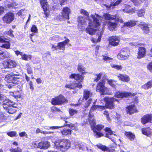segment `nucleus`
Listing matches in <instances>:
<instances>
[{
	"mask_svg": "<svg viewBox=\"0 0 152 152\" xmlns=\"http://www.w3.org/2000/svg\"><path fill=\"white\" fill-rule=\"evenodd\" d=\"M122 0H115L116 1L115 3H111L110 6V8H113L114 6L118 5L121 1Z\"/></svg>",
	"mask_w": 152,
	"mask_h": 152,
	"instance_id": "obj_47",
	"label": "nucleus"
},
{
	"mask_svg": "<svg viewBox=\"0 0 152 152\" xmlns=\"http://www.w3.org/2000/svg\"><path fill=\"white\" fill-rule=\"evenodd\" d=\"M17 132L16 131H12L8 132L7 134L9 136L11 137H15L16 136Z\"/></svg>",
	"mask_w": 152,
	"mask_h": 152,
	"instance_id": "obj_46",
	"label": "nucleus"
},
{
	"mask_svg": "<svg viewBox=\"0 0 152 152\" xmlns=\"http://www.w3.org/2000/svg\"><path fill=\"white\" fill-rule=\"evenodd\" d=\"M92 95V93L88 90L84 91L83 93V98L86 100L90 97Z\"/></svg>",
	"mask_w": 152,
	"mask_h": 152,
	"instance_id": "obj_35",
	"label": "nucleus"
},
{
	"mask_svg": "<svg viewBox=\"0 0 152 152\" xmlns=\"http://www.w3.org/2000/svg\"><path fill=\"white\" fill-rule=\"evenodd\" d=\"M80 12L81 14L84 15L86 17L85 19L83 17H79L78 19V21L80 24L82 25H86L87 24L86 20L88 22V27L86 29V33L90 35L94 34L96 31V29L94 28L97 27L100 25V21L101 20L102 18L99 15L96 14H92L91 16L93 19L92 21L89 18L88 13L84 9H81Z\"/></svg>",
	"mask_w": 152,
	"mask_h": 152,
	"instance_id": "obj_1",
	"label": "nucleus"
},
{
	"mask_svg": "<svg viewBox=\"0 0 152 152\" xmlns=\"http://www.w3.org/2000/svg\"><path fill=\"white\" fill-rule=\"evenodd\" d=\"M85 68L82 65H79L77 68L78 71L82 73V74H84L85 72Z\"/></svg>",
	"mask_w": 152,
	"mask_h": 152,
	"instance_id": "obj_43",
	"label": "nucleus"
},
{
	"mask_svg": "<svg viewBox=\"0 0 152 152\" xmlns=\"http://www.w3.org/2000/svg\"><path fill=\"white\" fill-rule=\"evenodd\" d=\"M109 84L112 87H114L116 85V81L113 80H107Z\"/></svg>",
	"mask_w": 152,
	"mask_h": 152,
	"instance_id": "obj_41",
	"label": "nucleus"
},
{
	"mask_svg": "<svg viewBox=\"0 0 152 152\" xmlns=\"http://www.w3.org/2000/svg\"><path fill=\"white\" fill-rule=\"evenodd\" d=\"M119 80L123 82H128L130 80L129 77L125 74H120L117 76Z\"/></svg>",
	"mask_w": 152,
	"mask_h": 152,
	"instance_id": "obj_27",
	"label": "nucleus"
},
{
	"mask_svg": "<svg viewBox=\"0 0 152 152\" xmlns=\"http://www.w3.org/2000/svg\"><path fill=\"white\" fill-rule=\"evenodd\" d=\"M119 42V38L116 36L113 37L109 40L110 43L114 46L117 45Z\"/></svg>",
	"mask_w": 152,
	"mask_h": 152,
	"instance_id": "obj_21",
	"label": "nucleus"
},
{
	"mask_svg": "<svg viewBox=\"0 0 152 152\" xmlns=\"http://www.w3.org/2000/svg\"><path fill=\"white\" fill-rule=\"evenodd\" d=\"M50 146V143L48 141H42L39 143V148L41 149H47Z\"/></svg>",
	"mask_w": 152,
	"mask_h": 152,
	"instance_id": "obj_18",
	"label": "nucleus"
},
{
	"mask_svg": "<svg viewBox=\"0 0 152 152\" xmlns=\"http://www.w3.org/2000/svg\"><path fill=\"white\" fill-rule=\"evenodd\" d=\"M52 49L53 50L59 49L60 50H64L65 49V46L61 42L57 44V45H53L52 46Z\"/></svg>",
	"mask_w": 152,
	"mask_h": 152,
	"instance_id": "obj_28",
	"label": "nucleus"
},
{
	"mask_svg": "<svg viewBox=\"0 0 152 152\" xmlns=\"http://www.w3.org/2000/svg\"><path fill=\"white\" fill-rule=\"evenodd\" d=\"M68 100L62 95L53 98L51 101V103L54 105H59L67 102Z\"/></svg>",
	"mask_w": 152,
	"mask_h": 152,
	"instance_id": "obj_6",
	"label": "nucleus"
},
{
	"mask_svg": "<svg viewBox=\"0 0 152 152\" xmlns=\"http://www.w3.org/2000/svg\"><path fill=\"white\" fill-rule=\"evenodd\" d=\"M3 65L5 68H12L16 66V63L15 61L10 59L4 61Z\"/></svg>",
	"mask_w": 152,
	"mask_h": 152,
	"instance_id": "obj_14",
	"label": "nucleus"
},
{
	"mask_svg": "<svg viewBox=\"0 0 152 152\" xmlns=\"http://www.w3.org/2000/svg\"><path fill=\"white\" fill-rule=\"evenodd\" d=\"M70 78H74L76 80H78V82H81L83 79V77L81 75L79 74H72L69 76Z\"/></svg>",
	"mask_w": 152,
	"mask_h": 152,
	"instance_id": "obj_20",
	"label": "nucleus"
},
{
	"mask_svg": "<svg viewBox=\"0 0 152 152\" xmlns=\"http://www.w3.org/2000/svg\"><path fill=\"white\" fill-rule=\"evenodd\" d=\"M63 135H67L71 134V131L70 129H65L61 131Z\"/></svg>",
	"mask_w": 152,
	"mask_h": 152,
	"instance_id": "obj_39",
	"label": "nucleus"
},
{
	"mask_svg": "<svg viewBox=\"0 0 152 152\" xmlns=\"http://www.w3.org/2000/svg\"><path fill=\"white\" fill-rule=\"evenodd\" d=\"M15 78L14 75L10 74L8 75L5 76L4 80L8 83L6 85L9 88H12L16 84L14 82Z\"/></svg>",
	"mask_w": 152,
	"mask_h": 152,
	"instance_id": "obj_10",
	"label": "nucleus"
},
{
	"mask_svg": "<svg viewBox=\"0 0 152 152\" xmlns=\"http://www.w3.org/2000/svg\"><path fill=\"white\" fill-rule=\"evenodd\" d=\"M91 102V99H89L86 102L85 107L86 108H87L90 104Z\"/></svg>",
	"mask_w": 152,
	"mask_h": 152,
	"instance_id": "obj_62",
	"label": "nucleus"
},
{
	"mask_svg": "<svg viewBox=\"0 0 152 152\" xmlns=\"http://www.w3.org/2000/svg\"><path fill=\"white\" fill-rule=\"evenodd\" d=\"M95 103L96 102H94V105L92 106V107L90 110L89 113H91L92 112L94 111V110H104L105 109V107L104 106L95 105L94 104H95Z\"/></svg>",
	"mask_w": 152,
	"mask_h": 152,
	"instance_id": "obj_23",
	"label": "nucleus"
},
{
	"mask_svg": "<svg viewBox=\"0 0 152 152\" xmlns=\"http://www.w3.org/2000/svg\"><path fill=\"white\" fill-rule=\"evenodd\" d=\"M102 59L105 61L110 62V61L112 59L111 58L106 56H102Z\"/></svg>",
	"mask_w": 152,
	"mask_h": 152,
	"instance_id": "obj_56",
	"label": "nucleus"
},
{
	"mask_svg": "<svg viewBox=\"0 0 152 152\" xmlns=\"http://www.w3.org/2000/svg\"><path fill=\"white\" fill-rule=\"evenodd\" d=\"M104 126L102 125H98L96 126H95L94 127V129L95 131H96V130L98 131H100L103 128Z\"/></svg>",
	"mask_w": 152,
	"mask_h": 152,
	"instance_id": "obj_49",
	"label": "nucleus"
},
{
	"mask_svg": "<svg viewBox=\"0 0 152 152\" xmlns=\"http://www.w3.org/2000/svg\"><path fill=\"white\" fill-rule=\"evenodd\" d=\"M35 132L37 134H39V133H41L44 134L45 131H42L39 128H37Z\"/></svg>",
	"mask_w": 152,
	"mask_h": 152,
	"instance_id": "obj_61",
	"label": "nucleus"
},
{
	"mask_svg": "<svg viewBox=\"0 0 152 152\" xmlns=\"http://www.w3.org/2000/svg\"><path fill=\"white\" fill-rule=\"evenodd\" d=\"M74 145L75 146L76 148H79L80 149L83 150L85 148H87L84 143L80 141L75 142Z\"/></svg>",
	"mask_w": 152,
	"mask_h": 152,
	"instance_id": "obj_30",
	"label": "nucleus"
},
{
	"mask_svg": "<svg viewBox=\"0 0 152 152\" xmlns=\"http://www.w3.org/2000/svg\"><path fill=\"white\" fill-rule=\"evenodd\" d=\"M70 12V10L67 7L63 8L61 11V15L57 17V18L60 20L63 19L68 20L69 19V15Z\"/></svg>",
	"mask_w": 152,
	"mask_h": 152,
	"instance_id": "obj_8",
	"label": "nucleus"
},
{
	"mask_svg": "<svg viewBox=\"0 0 152 152\" xmlns=\"http://www.w3.org/2000/svg\"><path fill=\"white\" fill-rule=\"evenodd\" d=\"M93 114L89 113L88 115L89 118L88 121H89V123L90 125H91L92 129L94 131V135L96 138H99L103 136V134L101 132H98L97 131H95L94 129V127L96 125V123L95 121L93 118Z\"/></svg>",
	"mask_w": 152,
	"mask_h": 152,
	"instance_id": "obj_5",
	"label": "nucleus"
},
{
	"mask_svg": "<svg viewBox=\"0 0 152 152\" xmlns=\"http://www.w3.org/2000/svg\"><path fill=\"white\" fill-rule=\"evenodd\" d=\"M27 69V72L28 74H31L33 72L31 67L28 64L26 65Z\"/></svg>",
	"mask_w": 152,
	"mask_h": 152,
	"instance_id": "obj_57",
	"label": "nucleus"
},
{
	"mask_svg": "<svg viewBox=\"0 0 152 152\" xmlns=\"http://www.w3.org/2000/svg\"><path fill=\"white\" fill-rule=\"evenodd\" d=\"M111 66L112 67L115 69L117 70L121 69H122V67L121 66L118 65L114 64H111Z\"/></svg>",
	"mask_w": 152,
	"mask_h": 152,
	"instance_id": "obj_52",
	"label": "nucleus"
},
{
	"mask_svg": "<svg viewBox=\"0 0 152 152\" xmlns=\"http://www.w3.org/2000/svg\"><path fill=\"white\" fill-rule=\"evenodd\" d=\"M105 83L104 80H102L99 81L97 85L96 91L100 92L101 94H106L109 91V89L104 86Z\"/></svg>",
	"mask_w": 152,
	"mask_h": 152,
	"instance_id": "obj_7",
	"label": "nucleus"
},
{
	"mask_svg": "<svg viewBox=\"0 0 152 152\" xmlns=\"http://www.w3.org/2000/svg\"><path fill=\"white\" fill-rule=\"evenodd\" d=\"M147 67L150 71L152 72V62L149 64Z\"/></svg>",
	"mask_w": 152,
	"mask_h": 152,
	"instance_id": "obj_64",
	"label": "nucleus"
},
{
	"mask_svg": "<svg viewBox=\"0 0 152 152\" xmlns=\"http://www.w3.org/2000/svg\"><path fill=\"white\" fill-rule=\"evenodd\" d=\"M9 56V53L0 51V59H2L5 58H8Z\"/></svg>",
	"mask_w": 152,
	"mask_h": 152,
	"instance_id": "obj_38",
	"label": "nucleus"
},
{
	"mask_svg": "<svg viewBox=\"0 0 152 152\" xmlns=\"http://www.w3.org/2000/svg\"><path fill=\"white\" fill-rule=\"evenodd\" d=\"M135 6L140 5L141 3L144 2L146 5V0H131Z\"/></svg>",
	"mask_w": 152,
	"mask_h": 152,
	"instance_id": "obj_36",
	"label": "nucleus"
},
{
	"mask_svg": "<svg viewBox=\"0 0 152 152\" xmlns=\"http://www.w3.org/2000/svg\"><path fill=\"white\" fill-rule=\"evenodd\" d=\"M130 55V52L127 48H124L121 51L120 53L117 55L118 59L121 60L127 59Z\"/></svg>",
	"mask_w": 152,
	"mask_h": 152,
	"instance_id": "obj_9",
	"label": "nucleus"
},
{
	"mask_svg": "<svg viewBox=\"0 0 152 152\" xmlns=\"http://www.w3.org/2000/svg\"><path fill=\"white\" fill-rule=\"evenodd\" d=\"M31 31L34 33H37L38 29L35 25H33L32 26L31 28Z\"/></svg>",
	"mask_w": 152,
	"mask_h": 152,
	"instance_id": "obj_54",
	"label": "nucleus"
},
{
	"mask_svg": "<svg viewBox=\"0 0 152 152\" xmlns=\"http://www.w3.org/2000/svg\"><path fill=\"white\" fill-rule=\"evenodd\" d=\"M145 13V9H143L139 10L137 12V14L138 16L142 17L144 15Z\"/></svg>",
	"mask_w": 152,
	"mask_h": 152,
	"instance_id": "obj_44",
	"label": "nucleus"
},
{
	"mask_svg": "<svg viewBox=\"0 0 152 152\" xmlns=\"http://www.w3.org/2000/svg\"><path fill=\"white\" fill-rule=\"evenodd\" d=\"M104 101L105 102L106 107L110 109L114 108V102L115 101L118 102V100L114 97L110 98L108 97H105L104 98Z\"/></svg>",
	"mask_w": 152,
	"mask_h": 152,
	"instance_id": "obj_11",
	"label": "nucleus"
},
{
	"mask_svg": "<svg viewBox=\"0 0 152 152\" xmlns=\"http://www.w3.org/2000/svg\"><path fill=\"white\" fill-rule=\"evenodd\" d=\"M103 114L106 115V118L107 120L109 121L110 120V118L109 116V113L106 110H105L104 111Z\"/></svg>",
	"mask_w": 152,
	"mask_h": 152,
	"instance_id": "obj_63",
	"label": "nucleus"
},
{
	"mask_svg": "<svg viewBox=\"0 0 152 152\" xmlns=\"http://www.w3.org/2000/svg\"><path fill=\"white\" fill-rule=\"evenodd\" d=\"M69 113L71 116H73V115L77 114V111L75 110H74L72 109H69Z\"/></svg>",
	"mask_w": 152,
	"mask_h": 152,
	"instance_id": "obj_50",
	"label": "nucleus"
},
{
	"mask_svg": "<svg viewBox=\"0 0 152 152\" xmlns=\"http://www.w3.org/2000/svg\"><path fill=\"white\" fill-rule=\"evenodd\" d=\"M82 85L80 82H78L75 83V84L73 85L71 84H67L65 86V87L66 88H69L70 89H72L75 87H77L79 88H82Z\"/></svg>",
	"mask_w": 152,
	"mask_h": 152,
	"instance_id": "obj_24",
	"label": "nucleus"
},
{
	"mask_svg": "<svg viewBox=\"0 0 152 152\" xmlns=\"http://www.w3.org/2000/svg\"><path fill=\"white\" fill-rule=\"evenodd\" d=\"M141 87L145 90H147L152 87V80L148 81L147 83L143 85Z\"/></svg>",
	"mask_w": 152,
	"mask_h": 152,
	"instance_id": "obj_33",
	"label": "nucleus"
},
{
	"mask_svg": "<svg viewBox=\"0 0 152 152\" xmlns=\"http://www.w3.org/2000/svg\"><path fill=\"white\" fill-rule=\"evenodd\" d=\"M136 94V93H132L131 92H122L120 91H118L115 93L114 96L117 98H122L124 97H127L131 96H134Z\"/></svg>",
	"mask_w": 152,
	"mask_h": 152,
	"instance_id": "obj_12",
	"label": "nucleus"
},
{
	"mask_svg": "<svg viewBox=\"0 0 152 152\" xmlns=\"http://www.w3.org/2000/svg\"><path fill=\"white\" fill-rule=\"evenodd\" d=\"M136 24V22L134 20H130L128 22L124 23V25L122 28L121 29L122 30L123 29L126 27H131L134 26Z\"/></svg>",
	"mask_w": 152,
	"mask_h": 152,
	"instance_id": "obj_31",
	"label": "nucleus"
},
{
	"mask_svg": "<svg viewBox=\"0 0 152 152\" xmlns=\"http://www.w3.org/2000/svg\"><path fill=\"white\" fill-rule=\"evenodd\" d=\"M10 151L11 152H22L21 149L18 147L16 148H12L10 149Z\"/></svg>",
	"mask_w": 152,
	"mask_h": 152,
	"instance_id": "obj_48",
	"label": "nucleus"
},
{
	"mask_svg": "<svg viewBox=\"0 0 152 152\" xmlns=\"http://www.w3.org/2000/svg\"><path fill=\"white\" fill-rule=\"evenodd\" d=\"M105 130L106 132V137L109 138L112 141L114 142V139L111 138V137L113 136H116V135L115 134H113L110 128L107 127L105 129Z\"/></svg>",
	"mask_w": 152,
	"mask_h": 152,
	"instance_id": "obj_19",
	"label": "nucleus"
},
{
	"mask_svg": "<svg viewBox=\"0 0 152 152\" xmlns=\"http://www.w3.org/2000/svg\"><path fill=\"white\" fill-rule=\"evenodd\" d=\"M19 134V136L21 137H25L26 138H27L28 137L27 134L25 132H20Z\"/></svg>",
	"mask_w": 152,
	"mask_h": 152,
	"instance_id": "obj_59",
	"label": "nucleus"
},
{
	"mask_svg": "<svg viewBox=\"0 0 152 152\" xmlns=\"http://www.w3.org/2000/svg\"><path fill=\"white\" fill-rule=\"evenodd\" d=\"M103 16L105 19L108 20H115V22H109L108 23V28L110 31H113L116 27L117 22L123 23V20L122 19L117 18L116 19L117 17L116 16L112 15L109 14H104Z\"/></svg>",
	"mask_w": 152,
	"mask_h": 152,
	"instance_id": "obj_3",
	"label": "nucleus"
},
{
	"mask_svg": "<svg viewBox=\"0 0 152 152\" xmlns=\"http://www.w3.org/2000/svg\"><path fill=\"white\" fill-rule=\"evenodd\" d=\"M17 4L15 2L12 1L11 2L10 4H8L7 5V7L9 8H13L15 7V6H17Z\"/></svg>",
	"mask_w": 152,
	"mask_h": 152,
	"instance_id": "obj_55",
	"label": "nucleus"
},
{
	"mask_svg": "<svg viewBox=\"0 0 152 152\" xmlns=\"http://www.w3.org/2000/svg\"><path fill=\"white\" fill-rule=\"evenodd\" d=\"M126 109L127 113L130 115L137 112L136 107L134 104L129 105L126 107Z\"/></svg>",
	"mask_w": 152,
	"mask_h": 152,
	"instance_id": "obj_16",
	"label": "nucleus"
},
{
	"mask_svg": "<svg viewBox=\"0 0 152 152\" xmlns=\"http://www.w3.org/2000/svg\"><path fill=\"white\" fill-rule=\"evenodd\" d=\"M152 120V114H148L144 115L141 119V121L143 124L151 122Z\"/></svg>",
	"mask_w": 152,
	"mask_h": 152,
	"instance_id": "obj_17",
	"label": "nucleus"
},
{
	"mask_svg": "<svg viewBox=\"0 0 152 152\" xmlns=\"http://www.w3.org/2000/svg\"><path fill=\"white\" fill-rule=\"evenodd\" d=\"M146 53V49L143 47H140L139 48V51L138 53L137 58H141L145 56Z\"/></svg>",
	"mask_w": 152,
	"mask_h": 152,
	"instance_id": "obj_22",
	"label": "nucleus"
},
{
	"mask_svg": "<svg viewBox=\"0 0 152 152\" xmlns=\"http://www.w3.org/2000/svg\"><path fill=\"white\" fill-rule=\"evenodd\" d=\"M55 146L57 149H60L62 151L68 149L70 146L69 141L66 139L56 141L54 143Z\"/></svg>",
	"mask_w": 152,
	"mask_h": 152,
	"instance_id": "obj_4",
	"label": "nucleus"
},
{
	"mask_svg": "<svg viewBox=\"0 0 152 152\" xmlns=\"http://www.w3.org/2000/svg\"><path fill=\"white\" fill-rule=\"evenodd\" d=\"M30 145L32 147L35 148H39V143L36 141L32 142L30 143Z\"/></svg>",
	"mask_w": 152,
	"mask_h": 152,
	"instance_id": "obj_51",
	"label": "nucleus"
},
{
	"mask_svg": "<svg viewBox=\"0 0 152 152\" xmlns=\"http://www.w3.org/2000/svg\"><path fill=\"white\" fill-rule=\"evenodd\" d=\"M22 91L20 90L19 91L15 92L13 93L14 96L15 98L18 99V98H20L21 97Z\"/></svg>",
	"mask_w": 152,
	"mask_h": 152,
	"instance_id": "obj_42",
	"label": "nucleus"
},
{
	"mask_svg": "<svg viewBox=\"0 0 152 152\" xmlns=\"http://www.w3.org/2000/svg\"><path fill=\"white\" fill-rule=\"evenodd\" d=\"M59 39V36L58 35L54 36L52 37H50V39L52 40H54L56 41H58Z\"/></svg>",
	"mask_w": 152,
	"mask_h": 152,
	"instance_id": "obj_58",
	"label": "nucleus"
},
{
	"mask_svg": "<svg viewBox=\"0 0 152 152\" xmlns=\"http://www.w3.org/2000/svg\"><path fill=\"white\" fill-rule=\"evenodd\" d=\"M40 3L43 11L46 10L48 7L47 1L45 0H40Z\"/></svg>",
	"mask_w": 152,
	"mask_h": 152,
	"instance_id": "obj_34",
	"label": "nucleus"
},
{
	"mask_svg": "<svg viewBox=\"0 0 152 152\" xmlns=\"http://www.w3.org/2000/svg\"><path fill=\"white\" fill-rule=\"evenodd\" d=\"M5 96H4L3 95L0 94V103H3L4 102L5 100Z\"/></svg>",
	"mask_w": 152,
	"mask_h": 152,
	"instance_id": "obj_60",
	"label": "nucleus"
},
{
	"mask_svg": "<svg viewBox=\"0 0 152 152\" xmlns=\"http://www.w3.org/2000/svg\"><path fill=\"white\" fill-rule=\"evenodd\" d=\"M65 122L66 124L63 126H50V128L51 129H59V128L62 127L64 126H68L70 128L73 130H77V126L75 124H71L70 123L68 122L67 121H66Z\"/></svg>",
	"mask_w": 152,
	"mask_h": 152,
	"instance_id": "obj_15",
	"label": "nucleus"
},
{
	"mask_svg": "<svg viewBox=\"0 0 152 152\" xmlns=\"http://www.w3.org/2000/svg\"><path fill=\"white\" fill-rule=\"evenodd\" d=\"M14 19V14L11 12H8L6 14L3 18L4 22L7 23H10Z\"/></svg>",
	"mask_w": 152,
	"mask_h": 152,
	"instance_id": "obj_13",
	"label": "nucleus"
},
{
	"mask_svg": "<svg viewBox=\"0 0 152 152\" xmlns=\"http://www.w3.org/2000/svg\"><path fill=\"white\" fill-rule=\"evenodd\" d=\"M138 26L139 27L143 30L144 33L147 34L149 33V28L146 23H143L139 24Z\"/></svg>",
	"mask_w": 152,
	"mask_h": 152,
	"instance_id": "obj_26",
	"label": "nucleus"
},
{
	"mask_svg": "<svg viewBox=\"0 0 152 152\" xmlns=\"http://www.w3.org/2000/svg\"><path fill=\"white\" fill-rule=\"evenodd\" d=\"M0 42L4 43L1 46L2 47L6 49L10 48V45L9 42L8 41L5 42L4 39L1 37H0Z\"/></svg>",
	"mask_w": 152,
	"mask_h": 152,
	"instance_id": "obj_29",
	"label": "nucleus"
},
{
	"mask_svg": "<svg viewBox=\"0 0 152 152\" xmlns=\"http://www.w3.org/2000/svg\"><path fill=\"white\" fill-rule=\"evenodd\" d=\"M125 135L131 141L134 140L135 137V135L133 133L130 132H126Z\"/></svg>",
	"mask_w": 152,
	"mask_h": 152,
	"instance_id": "obj_32",
	"label": "nucleus"
},
{
	"mask_svg": "<svg viewBox=\"0 0 152 152\" xmlns=\"http://www.w3.org/2000/svg\"><path fill=\"white\" fill-rule=\"evenodd\" d=\"M125 8L123 10V11L128 13L133 14L136 11L135 8H131V6L129 5H125Z\"/></svg>",
	"mask_w": 152,
	"mask_h": 152,
	"instance_id": "obj_25",
	"label": "nucleus"
},
{
	"mask_svg": "<svg viewBox=\"0 0 152 152\" xmlns=\"http://www.w3.org/2000/svg\"><path fill=\"white\" fill-rule=\"evenodd\" d=\"M21 56L22 59L25 61H28V58L31 59V55H27L24 53H22V55H21Z\"/></svg>",
	"mask_w": 152,
	"mask_h": 152,
	"instance_id": "obj_40",
	"label": "nucleus"
},
{
	"mask_svg": "<svg viewBox=\"0 0 152 152\" xmlns=\"http://www.w3.org/2000/svg\"><path fill=\"white\" fill-rule=\"evenodd\" d=\"M97 146L98 148L104 151H107L108 149V148L107 147L101 144H98Z\"/></svg>",
	"mask_w": 152,
	"mask_h": 152,
	"instance_id": "obj_45",
	"label": "nucleus"
},
{
	"mask_svg": "<svg viewBox=\"0 0 152 152\" xmlns=\"http://www.w3.org/2000/svg\"><path fill=\"white\" fill-rule=\"evenodd\" d=\"M142 133L147 136L150 135L151 134V131L149 128H143L142 129Z\"/></svg>",
	"mask_w": 152,
	"mask_h": 152,
	"instance_id": "obj_37",
	"label": "nucleus"
},
{
	"mask_svg": "<svg viewBox=\"0 0 152 152\" xmlns=\"http://www.w3.org/2000/svg\"><path fill=\"white\" fill-rule=\"evenodd\" d=\"M103 74V73L102 72L96 75V77H95L94 81L97 82L100 80L101 77V76Z\"/></svg>",
	"mask_w": 152,
	"mask_h": 152,
	"instance_id": "obj_53",
	"label": "nucleus"
},
{
	"mask_svg": "<svg viewBox=\"0 0 152 152\" xmlns=\"http://www.w3.org/2000/svg\"><path fill=\"white\" fill-rule=\"evenodd\" d=\"M2 106L7 112L10 114L15 113L17 111V109H18L19 107V104L13 101H7V100H5Z\"/></svg>",
	"mask_w": 152,
	"mask_h": 152,
	"instance_id": "obj_2",
	"label": "nucleus"
}]
</instances>
